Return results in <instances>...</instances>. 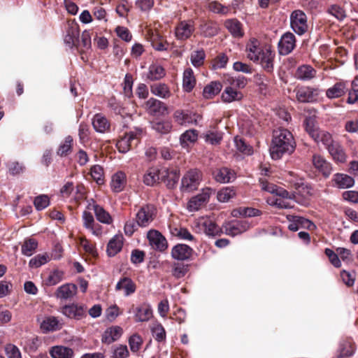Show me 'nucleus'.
<instances>
[{"label": "nucleus", "mask_w": 358, "mask_h": 358, "mask_svg": "<svg viewBox=\"0 0 358 358\" xmlns=\"http://www.w3.org/2000/svg\"><path fill=\"white\" fill-rule=\"evenodd\" d=\"M96 220L106 224H110L113 223V217L110 215V213L106 211L103 207L100 206L99 208H96V210L94 213Z\"/></svg>", "instance_id": "nucleus-54"}, {"label": "nucleus", "mask_w": 358, "mask_h": 358, "mask_svg": "<svg viewBox=\"0 0 358 358\" xmlns=\"http://www.w3.org/2000/svg\"><path fill=\"white\" fill-rule=\"evenodd\" d=\"M348 91L345 82H337L326 91V96L329 99H337L343 96Z\"/></svg>", "instance_id": "nucleus-35"}, {"label": "nucleus", "mask_w": 358, "mask_h": 358, "mask_svg": "<svg viewBox=\"0 0 358 358\" xmlns=\"http://www.w3.org/2000/svg\"><path fill=\"white\" fill-rule=\"evenodd\" d=\"M331 182L334 187L340 189H347L354 186L355 180L347 174L337 173L333 176Z\"/></svg>", "instance_id": "nucleus-23"}, {"label": "nucleus", "mask_w": 358, "mask_h": 358, "mask_svg": "<svg viewBox=\"0 0 358 358\" xmlns=\"http://www.w3.org/2000/svg\"><path fill=\"white\" fill-rule=\"evenodd\" d=\"M198 226L208 236H215L218 235L220 231V227L215 223V222L210 219H202L199 220Z\"/></svg>", "instance_id": "nucleus-36"}, {"label": "nucleus", "mask_w": 358, "mask_h": 358, "mask_svg": "<svg viewBox=\"0 0 358 358\" xmlns=\"http://www.w3.org/2000/svg\"><path fill=\"white\" fill-rule=\"evenodd\" d=\"M320 92L317 87L302 86L296 90V98L301 103H314L319 99Z\"/></svg>", "instance_id": "nucleus-8"}, {"label": "nucleus", "mask_w": 358, "mask_h": 358, "mask_svg": "<svg viewBox=\"0 0 358 358\" xmlns=\"http://www.w3.org/2000/svg\"><path fill=\"white\" fill-rule=\"evenodd\" d=\"M222 88V85L220 82L212 81L203 88V96L205 99H212L220 92Z\"/></svg>", "instance_id": "nucleus-44"}, {"label": "nucleus", "mask_w": 358, "mask_h": 358, "mask_svg": "<svg viewBox=\"0 0 358 358\" xmlns=\"http://www.w3.org/2000/svg\"><path fill=\"white\" fill-rule=\"evenodd\" d=\"M157 208L152 204L143 205L136 215V220L140 227H148L155 218Z\"/></svg>", "instance_id": "nucleus-7"}, {"label": "nucleus", "mask_w": 358, "mask_h": 358, "mask_svg": "<svg viewBox=\"0 0 358 358\" xmlns=\"http://www.w3.org/2000/svg\"><path fill=\"white\" fill-rule=\"evenodd\" d=\"M64 275V271L57 269L54 270L48 277L46 280V284L49 286L57 285L62 280Z\"/></svg>", "instance_id": "nucleus-63"}, {"label": "nucleus", "mask_w": 358, "mask_h": 358, "mask_svg": "<svg viewBox=\"0 0 358 358\" xmlns=\"http://www.w3.org/2000/svg\"><path fill=\"white\" fill-rule=\"evenodd\" d=\"M205 58V51L201 48L191 53L190 60L194 67L199 68L204 64Z\"/></svg>", "instance_id": "nucleus-53"}, {"label": "nucleus", "mask_w": 358, "mask_h": 358, "mask_svg": "<svg viewBox=\"0 0 358 358\" xmlns=\"http://www.w3.org/2000/svg\"><path fill=\"white\" fill-rule=\"evenodd\" d=\"M150 92L152 94L161 97L162 99H168L171 95L168 85L162 83L151 85Z\"/></svg>", "instance_id": "nucleus-42"}, {"label": "nucleus", "mask_w": 358, "mask_h": 358, "mask_svg": "<svg viewBox=\"0 0 358 358\" xmlns=\"http://www.w3.org/2000/svg\"><path fill=\"white\" fill-rule=\"evenodd\" d=\"M152 336L158 342H162L166 340V331L162 324L155 323L151 328Z\"/></svg>", "instance_id": "nucleus-60"}, {"label": "nucleus", "mask_w": 358, "mask_h": 358, "mask_svg": "<svg viewBox=\"0 0 358 358\" xmlns=\"http://www.w3.org/2000/svg\"><path fill=\"white\" fill-rule=\"evenodd\" d=\"M296 143L292 134L287 129L273 131L270 154L273 159H280L284 155H291L295 150Z\"/></svg>", "instance_id": "nucleus-1"}, {"label": "nucleus", "mask_w": 358, "mask_h": 358, "mask_svg": "<svg viewBox=\"0 0 358 358\" xmlns=\"http://www.w3.org/2000/svg\"><path fill=\"white\" fill-rule=\"evenodd\" d=\"M194 253V250L186 244L178 243L173 247L171 257L179 261L189 260Z\"/></svg>", "instance_id": "nucleus-18"}, {"label": "nucleus", "mask_w": 358, "mask_h": 358, "mask_svg": "<svg viewBox=\"0 0 358 358\" xmlns=\"http://www.w3.org/2000/svg\"><path fill=\"white\" fill-rule=\"evenodd\" d=\"M287 220L289 222L288 229L292 231H296L300 228L307 229L313 231L316 229V225L310 220L301 216L288 215Z\"/></svg>", "instance_id": "nucleus-11"}, {"label": "nucleus", "mask_w": 358, "mask_h": 358, "mask_svg": "<svg viewBox=\"0 0 358 358\" xmlns=\"http://www.w3.org/2000/svg\"><path fill=\"white\" fill-rule=\"evenodd\" d=\"M145 133L142 127H134L129 131L125 132L116 143L118 151L126 153L131 149L136 148L141 142Z\"/></svg>", "instance_id": "nucleus-2"}, {"label": "nucleus", "mask_w": 358, "mask_h": 358, "mask_svg": "<svg viewBox=\"0 0 358 358\" xmlns=\"http://www.w3.org/2000/svg\"><path fill=\"white\" fill-rule=\"evenodd\" d=\"M123 330L119 326H112L107 328L101 336V342L106 344H111L117 341L122 335Z\"/></svg>", "instance_id": "nucleus-25"}, {"label": "nucleus", "mask_w": 358, "mask_h": 358, "mask_svg": "<svg viewBox=\"0 0 358 358\" xmlns=\"http://www.w3.org/2000/svg\"><path fill=\"white\" fill-rule=\"evenodd\" d=\"M146 111L153 116H164L168 114L166 103L155 98H150L145 103Z\"/></svg>", "instance_id": "nucleus-15"}, {"label": "nucleus", "mask_w": 358, "mask_h": 358, "mask_svg": "<svg viewBox=\"0 0 358 358\" xmlns=\"http://www.w3.org/2000/svg\"><path fill=\"white\" fill-rule=\"evenodd\" d=\"M213 176L217 182L221 183L231 182L236 178L234 171L227 167L216 169L213 171Z\"/></svg>", "instance_id": "nucleus-22"}, {"label": "nucleus", "mask_w": 358, "mask_h": 358, "mask_svg": "<svg viewBox=\"0 0 358 358\" xmlns=\"http://www.w3.org/2000/svg\"><path fill=\"white\" fill-rule=\"evenodd\" d=\"M196 80L193 70L189 67L185 69L182 75V89L184 92L189 93L195 87Z\"/></svg>", "instance_id": "nucleus-32"}, {"label": "nucleus", "mask_w": 358, "mask_h": 358, "mask_svg": "<svg viewBox=\"0 0 358 358\" xmlns=\"http://www.w3.org/2000/svg\"><path fill=\"white\" fill-rule=\"evenodd\" d=\"M50 260V257L47 254H38L31 258L29 262L31 268H38L46 264Z\"/></svg>", "instance_id": "nucleus-62"}, {"label": "nucleus", "mask_w": 358, "mask_h": 358, "mask_svg": "<svg viewBox=\"0 0 358 358\" xmlns=\"http://www.w3.org/2000/svg\"><path fill=\"white\" fill-rule=\"evenodd\" d=\"M171 234L180 239L194 241V236L189 232V231L183 227H175L171 229Z\"/></svg>", "instance_id": "nucleus-55"}, {"label": "nucleus", "mask_w": 358, "mask_h": 358, "mask_svg": "<svg viewBox=\"0 0 358 358\" xmlns=\"http://www.w3.org/2000/svg\"><path fill=\"white\" fill-rule=\"evenodd\" d=\"M92 125L95 131L99 133L109 131L110 128V122L101 113H97L94 116Z\"/></svg>", "instance_id": "nucleus-34"}, {"label": "nucleus", "mask_w": 358, "mask_h": 358, "mask_svg": "<svg viewBox=\"0 0 358 358\" xmlns=\"http://www.w3.org/2000/svg\"><path fill=\"white\" fill-rule=\"evenodd\" d=\"M235 196V189L233 187H226L218 191L217 198L220 202H227Z\"/></svg>", "instance_id": "nucleus-49"}, {"label": "nucleus", "mask_w": 358, "mask_h": 358, "mask_svg": "<svg viewBox=\"0 0 358 358\" xmlns=\"http://www.w3.org/2000/svg\"><path fill=\"white\" fill-rule=\"evenodd\" d=\"M327 12L334 16L339 21H342L346 17V13L344 8L337 4H333L329 6Z\"/></svg>", "instance_id": "nucleus-61"}, {"label": "nucleus", "mask_w": 358, "mask_h": 358, "mask_svg": "<svg viewBox=\"0 0 358 358\" xmlns=\"http://www.w3.org/2000/svg\"><path fill=\"white\" fill-rule=\"evenodd\" d=\"M223 83L228 87H231L238 90V89H243L248 84V79L243 76L232 77L230 76H225Z\"/></svg>", "instance_id": "nucleus-40"}, {"label": "nucleus", "mask_w": 358, "mask_h": 358, "mask_svg": "<svg viewBox=\"0 0 358 358\" xmlns=\"http://www.w3.org/2000/svg\"><path fill=\"white\" fill-rule=\"evenodd\" d=\"M303 127L307 133L313 138L315 135L320 131V129L315 126V120L313 117L307 116L303 120Z\"/></svg>", "instance_id": "nucleus-56"}, {"label": "nucleus", "mask_w": 358, "mask_h": 358, "mask_svg": "<svg viewBox=\"0 0 358 358\" xmlns=\"http://www.w3.org/2000/svg\"><path fill=\"white\" fill-rule=\"evenodd\" d=\"M189 271V265L183 263H173L172 266V275L174 278L180 279L183 278Z\"/></svg>", "instance_id": "nucleus-50"}, {"label": "nucleus", "mask_w": 358, "mask_h": 358, "mask_svg": "<svg viewBox=\"0 0 358 358\" xmlns=\"http://www.w3.org/2000/svg\"><path fill=\"white\" fill-rule=\"evenodd\" d=\"M83 227L93 233L94 235L101 234V227L95 222L93 215L87 210H84L82 215Z\"/></svg>", "instance_id": "nucleus-27"}, {"label": "nucleus", "mask_w": 358, "mask_h": 358, "mask_svg": "<svg viewBox=\"0 0 358 358\" xmlns=\"http://www.w3.org/2000/svg\"><path fill=\"white\" fill-rule=\"evenodd\" d=\"M123 245V236L115 235L108 242L107 245V253L109 257H114L121 251Z\"/></svg>", "instance_id": "nucleus-38"}, {"label": "nucleus", "mask_w": 358, "mask_h": 358, "mask_svg": "<svg viewBox=\"0 0 358 358\" xmlns=\"http://www.w3.org/2000/svg\"><path fill=\"white\" fill-rule=\"evenodd\" d=\"M63 324L55 316L45 317L40 324V329L43 334H48L62 329Z\"/></svg>", "instance_id": "nucleus-21"}, {"label": "nucleus", "mask_w": 358, "mask_h": 358, "mask_svg": "<svg viewBox=\"0 0 358 358\" xmlns=\"http://www.w3.org/2000/svg\"><path fill=\"white\" fill-rule=\"evenodd\" d=\"M262 214V212L254 208H239L232 211L234 216H243V217H255Z\"/></svg>", "instance_id": "nucleus-51"}, {"label": "nucleus", "mask_w": 358, "mask_h": 358, "mask_svg": "<svg viewBox=\"0 0 358 358\" xmlns=\"http://www.w3.org/2000/svg\"><path fill=\"white\" fill-rule=\"evenodd\" d=\"M4 350L8 358H22L20 349L14 344L7 343Z\"/></svg>", "instance_id": "nucleus-64"}, {"label": "nucleus", "mask_w": 358, "mask_h": 358, "mask_svg": "<svg viewBox=\"0 0 358 358\" xmlns=\"http://www.w3.org/2000/svg\"><path fill=\"white\" fill-rule=\"evenodd\" d=\"M38 247V242L34 238L25 240L22 245V253L26 256H31Z\"/></svg>", "instance_id": "nucleus-58"}, {"label": "nucleus", "mask_w": 358, "mask_h": 358, "mask_svg": "<svg viewBox=\"0 0 358 358\" xmlns=\"http://www.w3.org/2000/svg\"><path fill=\"white\" fill-rule=\"evenodd\" d=\"M198 131L196 129H189L184 132L180 138V142L182 148H186L189 143H193L197 141Z\"/></svg>", "instance_id": "nucleus-48"}, {"label": "nucleus", "mask_w": 358, "mask_h": 358, "mask_svg": "<svg viewBox=\"0 0 358 358\" xmlns=\"http://www.w3.org/2000/svg\"><path fill=\"white\" fill-rule=\"evenodd\" d=\"M127 185V176L124 172L117 171L113 175L110 187L113 192L119 193L124 190Z\"/></svg>", "instance_id": "nucleus-29"}, {"label": "nucleus", "mask_w": 358, "mask_h": 358, "mask_svg": "<svg viewBox=\"0 0 358 358\" xmlns=\"http://www.w3.org/2000/svg\"><path fill=\"white\" fill-rule=\"evenodd\" d=\"M355 350V346L352 340L347 339L342 341L339 345L338 357H348L352 356Z\"/></svg>", "instance_id": "nucleus-46"}, {"label": "nucleus", "mask_w": 358, "mask_h": 358, "mask_svg": "<svg viewBox=\"0 0 358 358\" xmlns=\"http://www.w3.org/2000/svg\"><path fill=\"white\" fill-rule=\"evenodd\" d=\"M61 313L69 319L80 320L87 316V307L72 303L62 306Z\"/></svg>", "instance_id": "nucleus-9"}, {"label": "nucleus", "mask_w": 358, "mask_h": 358, "mask_svg": "<svg viewBox=\"0 0 358 358\" xmlns=\"http://www.w3.org/2000/svg\"><path fill=\"white\" fill-rule=\"evenodd\" d=\"M201 173L197 169L188 171L182 177L181 181V190L192 192L196 189L201 180Z\"/></svg>", "instance_id": "nucleus-6"}, {"label": "nucleus", "mask_w": 358, "mask_h": 358, "mask_svg": "<svg viewBox=\"0 0 358 358\" xmlns=\"http://www.w3.org/2000/svg\"><path fill=\"white\" fill-rule=\"evenodd\" d=\"M225 28L234 38H241L244 35L243 24L236 18L229 19L224 22Z\"/></svg>", "instance_id": "nucleus-33"}, {"label": "nucleus", "mask_w": 358, "mask_h": 358, "mask_svg": "<svg viewBox=\"0 0 358 358\" xmlns=\"http://www.w3.org/2000/svg\"><path fill=\"white\" fill-rule=\"evenodd\" d=\"M115 290H123L124 296H128L136 292V285L131 278L122 277L115 285Z\"/></svg>", "instance_id": "nucleus-26"}, {"label": "nucleus", "mask_w": 358, "mask_h": 358, "mask_svg": "<svg viewBox=\"0 0 358 358\" xmlns=\"http://www.w3.org/2000/svg\"><path fill=\"white\" fill-rule=\"evenodd\" d=\"M243 98V94L241 91L228 86L225 87L221 96V99L224 103L241 101Z\"/></svg>", "instance_id": "nucleus-39"}, {"label": "nucleus", "mask_w": 358, "mask_h": 358, "mask_svg": "<svg viewBox=\"0 0 358 358\" xmlns=\"http://www.w3.org/2000/svg\"><path fill=\"white\" fill-rule=\"evenodd\" d=\"M179 178L180 173L178 170L163 168L161 182L166 183L167 188H175L179 180Z\"/></svg>", "instance_id": "nucleus-24"}, {"label": "nucleus", "mask_w": 358, "mask_h": 358, "mask_svg": "<svg viewBox=\"0 0 358 358\" xmlns=\"http://www.w3.org/2000/svg\"><path fill=\"white\" fill-rule=\"evenodd\" d=\"M317 71L310 65L303 64L299 66L295 73V77L301 80L307 81L315 78Z\"/></svg>", "instance_id": "nucleus-31"}, {"label": "nucleus", "mask_w": 358, "mask_h": 358, "mask_svg": "<svg viewBox=\"0 0 358 358\" xmlns=\"http://www.w3.org/2000/svg\"><path fill=\"white\" fill-rule=\"evenodd\" d=\"M196 30L193 20L179 21L174 28V36L177 41L185 42L191 38Z\"/></svg>", "instance_id": "nucleus-4"}, {"label": "nucleus", "mask_w": 358, "mask_h": 358, "mask_svg": "<svg viewBox=\"0 0 358 358\" xmlns=\"http://www.w3.org/2000/svg\"><path fill=\"white\" fill-rule=\"evenodd\" d=\"M73 143V140L72 136H67L64 138V142L59 145L57 150V155L62 157L69 155L72 151Z\"/></svg>", "instance_id": "nucleus-47"}, {"label": "nucleus", "mask_w": 358, "mask_h": 358, "mask_svg": "<svg viewBox=\"0 0 358 358\" xmlns=\"http://www.w3.org/2000/svg\"><path fill=\"white\" fill-rule=\"evenodd\" d=\"M296 37L294 34L287 31L280 38L278 43V52L280 55H287L296 47Z\"/></svg>", "instance_id": "nucleus-14"}, {"label": "nucleus", "mask_w": 358, "mask_h": 358, "mask_svg": "<svg viewBox=\"0 0 358 358\" xmlns=\"http://www.w3.org/2000/svg\"><path fill=\"white\" fill-rule=\"evenodd\" d=\"M290 26L299 36L303 35L308 29L306 14L301 10H294L290 15Z\"/></svg>", "instance_id": "nucleus-5"}, {"label": "nucleus", "mask_w": 358, "mask_h": 358, "mask_svg": "<svg viewBox=\"0 0 358 358\" xmlns=\"http://www.w3.org/2000/svg\"><path fill=\"white\" fill-rule=\"evenodd\" d=\"M163 168L159 166L149 167L145 171L143 181L148 186H154L161 182Z\"/></svg>", "instance_id": "nucleus-19"}, {"label": "nucleus", "mask_w": 358, "mask_h": 358, "mask_svg": "<svg viewBox=\"0 0 358 358\" xmlns=\"http://www.w3.org/2000/svg\"><path fill=\"white\" fill-rule=\"evenodd\" d=\"M313 139L316 143L321 142L327 150L331 147V145H334L337 142L334 140L332 135L329 132L320 129Z\"/></svg>", "instance_id": "nucleus-41"}, {"label": "nucleus", "mask_w": 358, "mask_h": 358, "mask_svg": "<svg viewBox=\"0 0 358 358\" xmlns=\"http://www.w3.org/2000/svg\"><path fill=\"white\" fill-rule=\"evenodd\" d=\"M250 228V224L245 220H234L225 227L226 233L231 236L239 235Z\"/></svg>", "instance_id": "nucleus-20"}, {"label": "nucleus", "mask_w": 358, "mask_h": 358, "mask_svg": "<svg viewBox=\"0 0 358 358\" xmlns=\"http://www.w3.org/2000/svg\"><path fill=\"white\" fill-rule=\"evenodd\" d=\"M166 75L165 69L159 64H152L149 66L147 79L151 81L159 80Z\"/></svg>", "instance_id": "nucleus-43"}, {"label": "nucleus", "mask_w": 358, "mask_h": 358, "mask_svg": "<svg viewBox=\"0 0 358 358\" xmlns=\"http://www.w3.org/2000/svg\"><path fill=\"white\" fill-rule=\"evenodd\" d=\"M49 352L52 358H73L74 356L73 349L63 345L53 346Z\"/></svg>", "instance_id": "nucleus-37"}, {"label": "nucleus", "mask_w": 358, "mask_h": 358, "mask_svg": "<svg viewBox=\"0 0 358 358\" xmlns=\"http://www.w3.org/2000/svg\"><path fill=\"white\" fill-rule=\"evenodd\" d=\"M146 38L151 43L152 48L157 51H167L169 48V43L166 37L162 36L157 30H148Z\"/></svg>", "instance_id": "nucleus-10"}, {"label": "nucleus", "mask_w": 358, "mask_h": 358, "mask_svg": "<svg viewBox=\"0 0 358 358\" xmlns=\"http://www.w3.org/2000/svg\"><path fill=\"white\" fill-rule=\"evenodd\" d=\"M77 293V286L73 283H66L59 287L55 292L57 298L60 299H71Z\"/></svg>", "instance_id": "nucleus-28"}, {"label": "nucleus", "mask_w": 358, "mask_h": 358, "mask_svg": "<svg viewBox=\"0 0 358 358\" xmlns=\"http://www.w3.org/2000/svg\"><path fill=\"white\" fill-rule=\"evenodd\" d=\"M152 128L162 134H169L172 129V124L169 121L153 122Z\"/></svg>", "instance_id": "nucleus-57"}, {"label": "nucleus", "mask_w": 358, "mask_h": 358, "mask_svg": "<svg viewBox=\"0 0 358 358\" xmlns=\"http://www.w3.org/2000/svg\"><path fill=\"white\" fill-rule=\"evenodd\" d=\"M212 189L204 188L201 192L192 197L188 202L187 208L189 211H196L204 206L209 201Z\"/></svg>", "instance_id": "nucleus-13"}, {"label": "nucleus", "mask_w": 358, "mask_h": 358, "mask_svg": "<svg viewBox=\"0 0 358 358\" xmlns=\"http://www.w3.org/2000/svg\"><path fill=\"white\" fill-rule=\"evenodd\" d=\"M234 143L236 149L239 152L248 155H250L253 153L252 147L248 145L243 138L236 136L234 138Z\"/></svg>", "instance_id": "nucleus-59"}, {"label": "nucleus", "mask_w": 358, "mask_h": 358, "mask_svg": "<svg viewBox=\"0 0 358 358\" xmlns=\"http://www.w3.org/2000/svg\"><path fill=\"white\" fill-rule=\"evenodd\" d=\"M255 59H249L255 63L259 64L263 69L268 73L273 71V62L275 56V52L270 48L261 46L254 50Z\"/></svg>", "instance_id": "nucleus-3"}, {"label": "nucleus", "mask_w": 358, "mask_h": 358, "mask_svg": "<svg viewBox=\"0 0 358 358\" xmlns=\"http://www.w3.org/2000/svg\"><path fill=\"white\" fill-rule=\"evenodd\" d=\"M229 62V57L223 52L219 53L211 61V69L213 70L224 69Z\"/></svg>", "instance_id": "nucleus-52"}, {"label": "nucleus", "mask_w": 358, "mask_h": 358, "mask_svg": "<svg viewBox=\"0 0 358 358\" xmlns=\"http://www.w3.org/2000/svg\"><path fill=\"white\" fill-rule=\"evenodd\" d=\"M173 119L180 125L197 124L201 116L196 113L176 110L173 113Z\"/></svg>", "instance_id": "nucleus-12"}, {"label": "nucleus", "mask_w": 358, "mask_h": 358, "mask_svg": "<svg viewBox=\"0 0 358 358\" xmlns=\"http://www.w3.org/2000/svg\"><path fill=\"white\" fill-rule=\"evenodd\" d=\"M312 162L314 167L324 178H327L329 177L333 171L332 164L323 156L315 154L313 155Z\"/></svg>", "instance_id": "nucleus-17"}, {"label": "nucleus", "mask_w": 358, "mask_h": 358, "mask_svg": "<svg viewBox=\"0 0 358 358\" xmlns=\"http://www.w3.org/2000/svg\"><path fill=\"white\" fill-rule=\"evenodd\" d=\"M328 152L337 164H344L347 161V155L345 150L338 141L334 145H331V147L328 150Z\"/></svg>", "instance_id": "nucleus-30"}, {"label": "nucleus", "mask_w": 358, "mask_h": 358, "mask_svg": "<svg viewBox=\"0 0 358 358\" xmlns=\"http://www.w3.org/2000/svg\"><path fill=\"white\" fill-rule=\"evenodd\" d=\"M152 317V310L149 305L143 304L136 308V321L147 322Z\"/></svg>", "instance_id": "nucleus-45"}, {"label": "nucleus", "mask_w": 358, "mask_h": 358, "mask_svg": "<svg viewBox=\"0 0 358 358\" xmlns=\"http://www.w3.org/2000/svg\"><path fill=\"white\" fill-rule=\"evenodd\" d=\"M147 238L152 247L159 252L165 251L168 248L166 238L157 230L151 229L148 232Z\"/></svg>", "instance_id": "nucleus-16"}]
</instances>
